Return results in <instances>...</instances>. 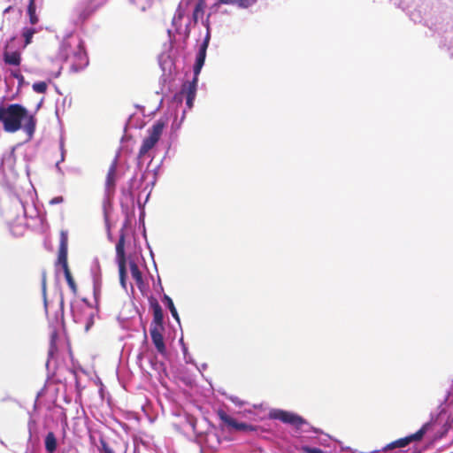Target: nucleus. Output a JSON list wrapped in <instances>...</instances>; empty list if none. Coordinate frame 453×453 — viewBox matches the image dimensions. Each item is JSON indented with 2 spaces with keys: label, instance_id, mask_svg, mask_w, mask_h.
Segmentation results:
<instances>
[{
  "label": "nucleus",
  "instance_id": "obj_1",
  "mask_svg": "<svg viewBox=\"0 0 453 453\" xmlns=\"http://www.w3.org/2000/svg\"><path fill=\"white\" fill-rule=\"evenodd\" d=\"M0 122L4 125V131L15 133L23 128L31 138L35 131L36 119L28 114L27 110L19 104H12L4 107L0 105Z\"/></svg>",
  "mask_w": 453,
  "mask_h": 453
},
{
  "label": "nucleus",
  "instance_id": "obj_2",
  "mask_svg": "<svg viewBox=\"0 0 453 453\" xmlns=\"http://www.w3.org/2000/svg\"><path fill=\"white\" fill-rule=\"evenodd\" d=\"M210 34L208 33L200 45L199 50L196 54V63L194 65V78L191 81H187L182 84L180 93L184 94L186 97L196 98V88L198 81V75L204 65L206 58V50L209 46Z\"/></svg>",
  "mask_w": 453,
  "mask_h": 453
},
{
  "label": "nucleus",
  "instance_id": "obj_3",
  "mask_svg": "<svg viewBox=\"0 0 453 453\" xmlns=\"http://www.w3.org/2000/svg\"><path fill=\"white\" fill-rule=\"evenodd\" d=\"M63 49L65 51V57L72 62V68L79 71L86 67L88 64V58L85 50L84 42L78 39L76 42H65Z\"/></svg>",
  "mask_w": 453,
  "mask_h": 453
},
{
  "label": "nucleus",
  "instance_id": "obj_4",
  "mask_svg": "<svg viewBox=\"0 0 453 453\" xmlns=\"http://www.w3.org/2000/svg\"><path fill=\"white\" fill-rule=\"evenodd\" d=\"M68 253V233L62 230L60 232L59 248L58 253L57 265H60L63 268L66 282L73 294L77 293L78 288L72 276L67 261Z\"/></svg>",
  "mask_w": 453,
  "mask_h": 453
},
{
  "label": "nucleus",
  "instance_id": "obj_5",
  "mask_svg": "<svg viewBox=\"0 0 453 453\" xmlns=\"http://www.w3.org/2000/svg\"><path fill=\"white\" fill-rule=\"evenodd\" d=\"M165 125L166 121L160 119L148 130L149 135L143 139L139 149L138 157L140 158L145 157V155L155 147L163 134Z\"/></svg>",
  "mask_w": 453,
  "mask_h": 453
},
{
  "label": "nucleus",
  "instance_id": "obj_6",
  "mask_svg": "<svg viewBox=\"0 0 453 453\" xmlns=\"http://www.w3.org/2000/svg\"><path fill=\"white\" fill-rule=\"evenodd\" d=\"M269 418L271 419H278L282 423L291 425L296 428H300L303 425L306 424V420L301 416L280 409H273L269 412Z\"/></svg>",
  "mask_w": 453,
  "mask_h": 453
},
{
  "label": "nucleus",
  "instance_id": "obj_7",
  "mask_svg": "<svg viewBox=\"0 0 453 453\" xmlns=\"http://www.w3.org/2000/svg\"><path fill=\"white\" fill-rule=\"evenodd\" d=\"M428 426H429V424L426 423V424L423 425L422 427L419 430H418L416 433L410 434L408 436H405L403 438L397 439V440L387 444L383 448V451L386 452V451L392 450L395 449L405 448L411 442L421 441L422 438L424 437L425 434L426 433Z\"/></svg>",
  "mask_w": 453,
  "mask_h": 453
},
{
  "label": "nucleus",
  "instance_id": "obj_8",
  "mask_svg": "<svg viewBox=\"0 0 453 453\" xmlns=\"http://www.w3.org/2000/svg\"><path fill=\"white\" fill-rule=\"evenodd\" d=\"M105 3L106 1L87 0L75 10L78 21L85 22Z\"/></svg>",
  "mask_w": 453,
  "mask_h": 453
},
{
  "label": "nucleus",
  "instance_id": "obj_9",
  "mask_svg": "<svg viewBox=\"0 0 453 453\" xmlns=\"http://www.w3.org/2000/svg\"><path fill=\"white\" fill-rule=\"evenodd\" d=\"M126 229L121 228L119 233V238L116 244V255L119 270V276L122 282H124V277L126 274V254H125V244H126Z\"/></svg>",
  "mask_w": 453,
  "mask_h": 453
},
{
  "label": "nucleus",
  "instance_id": "obj_10",
  "mask_svg": "<svg viewBox=\"0 0 453 453\" xmlns=\"http://www.w3.org/2000/svg\"><path fill=\"white\" fill-rule=\"evenodd\" d=\"M217 415L227 427L235 431L253 432L256 430L252 425L244 422H238L223 410H219L217 411Z\"/></svg>",
  "mask_w": 453,
  "mask_h": 453
},
{
  "label": "nucleus",
  "instance_id": "obj_11",
  "mask_svg": "<svg viewBox=\"0 0 453 453\" xmlns=\"http://www.w3.org/2000/svg\"><path fill=\"white\" fill-rule=\"evenodd\" d=\"M150 306L153 311L150 327H164V313L157 300L154 297L150 298Z\"/></svg>",
  "mask_w": 453,
  "mask_h": 453
},
{
  "label": "nucleus",
  "instance_id": "obj_12",
  "mask_svg": "<svg viewBox=\"0 0 453 453\" xmlns=\"http://www.w3.org/2000/svg\"><path fill=\"white\" fill-rule=\"evenodd\" d=\"M165 327H150V337L155 348L160 354H165L166 347L164 342L163 332Z\"/></svg>",
  "mask_w": 453,
  "mask_h": 453
},
{
  "label": "nucleus",
  "instance_id": "obj_13",
  "mask_svg": "<svg viewBox=\"0 0 453 453\" xmlns=\"http://www.w3.org/2000/svg\"><path fill=\"white\" fill-rule=\"evenodd\" d=\"M117 180V160H113L108 169L106 180H105V189L107 193L114 191Z\"/></svg>",
  "mask_w": 453,
  "mask_h": 453
},
{
  "label": "nucleus",
  "instance_id": "obj_14",
  "mask_svg": "<svg viewBox=\"0 0 453 453\" xmlns=\"http://www.w3.org/2000/svg\"><path fill=\"white\" fill-rule=\"evenodd\" d=\"M4 61L6 65L19 66L21 63V53L19 50H9V44H6L3 53Z\"/></svg>",
  "mask_w": 453,
  "mask_h": 453
},
{
  "label": "nucleus",
  "instance_id": "obj_15",
  "mask_svg": "<svg viewBox=\"0 0 453 453\" xmlns=\"http://www.w3.org/2000/svg\"><path fill=\"white\" fill-rule=\"evenodd\" d=\"M45 449L48 453H54L57 449V439L53 432H49L45 437Z\"/></svg>",
  "mask_w": 453,
  "mask_h": 453
},
{
  "label": "nucleus",
  "instance_id": "obj_16",
  "mask_svg": "<svg viewBox=\"0 0 453 453\" xmlns=\"http://www.w3.org/2000/svg\"><path fill=\"white\" fill-rule=\"evenodd\" d=\"M35 11H36V6H35V0H30L29 4H28V6H27V14H28V17H29V22L32 25H35L39 21V18L36 15Z\"/></svg>",
  "mask_w": 453,
  "mask_h": 453
},
{
  "label": "nucleus",
  "instance_id": "obj_17",
  "mask_svg": "<svg viewBox=\"0 0 453 453\" xmlns=\"http://www.w3.org/2000/svg\"><path fill=\"white\" fill-rule=\"evenodd\" d=\"M58 334L57 331H53L50 334V346H49V350H48V355L50 357H53L54 355L58 351V347H57V340H58Z\"/></svg>",
  "mask_w": 453,
  "mask_h": 453
},
{
  "label": "nucleus",
  "instance_id": "obj_18",
  "mask_svg": "<svg viewBox=\"0 0 453 453\" xmlns=\"http://www.w3.org/2000/svg\"><path fill=\"white\" fill-rule=\"evenodd\" d=\"M163 302L167 306V308L170 310L172 316L177 320L180 321L179 314L177 312V310L174 306V303L170 296L167 295H165L163 297Z\"/></svg>",
  "mask_w": 453,
  "mask_h": 453
},
{
  "label": "nucleus",
  "instance_id": "obj_19",
  "mask_svg": "<svg viewBox=\"0 0 453 453\" xmlns=\"http://www.w3.org/2000/svg\"><path fill=\"white\" fill-rule=\"evenodd\" d=\"M130 273H131L132 278L137 283L142 282V272L140 271L138 265L134 262L130 263Z\"/></svg>",
  "mask_w": 453,
  "mask_h": 453
},
{
  "label": "nucleus",
  "instance_id": "obj_20",
  "mask_svg": "<svg viewBox=\"0 0 453 453\" xmlns=\"http://www.w3.org/2000/svg\"><path fill=\"white\" fill-rule=\"evenodd\" d=\"M36 29L34 27H25L22 31V36L25 40V47L32 42V38L34 35L36 33Z\"/></svg>",
  "mask_w": 453,
  "mask_h": 453
},
{
  "label": "nucleus",
  "instance_id": "obj_21",
  "mask_svg": "<svg viewBox=\"0 0 453 453\" xmlns=\"http://www.w3.org/2000/svg\"><path fill=\"white\" fill-rule=\"evenodd\" d=\"M205 7L204 0H199L197 4H196V7L194 9L193 12V19L196 22L199 16L203 14V10Z\"/></svg>",
  "mask_w": 453,
  "mask_h": 453
},
{
  "label": "nucleus",
  "instance_id": "obj_22",
  "mask_svg": "<svg viewBox=\"0 0 453 453\" xmlns=\"http://www.w3.org/2000/svg\"><path fill=\"white\" fill-rule=\"evenodd\" d=\"M99 453H116L110 444L104 439H100Z\"/></svg>",
  "mask_w": 453,
  "mask_h": 453
},
{
  "label": "nucleus",
  "instance_id": "obj_23",
  "mask_svg": "<svg viewBox=\"0 0 453 453\" xmlns=\"http://www.w3.org/2000/svg\"><path fill=\"white\" fill-rule=\"evenodd\" d=\"M32 88L35 92L44 94L47 91L48 84L45 81L35 82Z\"/></svg>",
  "mask_w": 453,
  "mask_h": 453
},
{
  "label": "nucleus",
  "instance_id": "obj_24",
  "mask_svg": "<svg viewBox=\"0 0 453 453\" xmlns=\"http://www.w3.org/2000/svg\"><path fill=\"white\" fill-rule=\"evenodd\" d=\"M304 453H326L319 448L303 447Z\"/></svg>",
  "mask_w": 453,
  "mask_h": 453
},
{
  "label": "nucleus",
  "instance_id": "obj_25",
  "mask_svg": "<svg viewBox=\"0 0 453 453\" xmlns=\"http://www.w3.org/2000/svg\"><path fill=\"white\" fill-rule=\"evenodd\" d=\"M252 0H238L235 4L242 8H248L252 4Z\"/></svg>",
  "mask_w": 453,
  "mask_h": 453
},
{
  "label": "nucleus",
  "instance_id": "obj_26",
  "mask_svg": "<svg viewBox=\"0 0 453 453\" xmlns=\"http://www.w3.org/2000/svg\"><path fill=\"white\" fill-rule=\"evenodd\" d=\"M63 202H64V197L63 196H56V197L52 198L50 201V204H57V203H61Z\"/></svg>",
  "mask_w": 453,
  "mask_h": 453
},
{
  "label": "nucleus",
  "instance_id": "obj_27",
  "mask_svg": "<svg viewBox=\"0 0 453 453\" xmlns=\"http://www.w3.org/2000/svg\"><path fill=\"white\" fill-rule=\"evenodd\" d=\"M195 98L193 97H186V104L188 107V109H191L194 104Z\"/></svg>",
  "mask_w": 453,
  "mask_h": 453
},
{
  "label": "nucleus",
  "instance_id": "obj_28",
  "mask_svg": "<svg viewBox=\"0 0 453 453\" xmlns=\"http://www.w3.org/2000/svg\"><path fill=\"white\" fill-rule=\"evenodd\" d=\"M223 4H235L238 0H219Z\"/></svg>",
  "mask_w": 453,
  "mask_h": 453
},
{
  "label": "nucleus",
  "instance_id": "obj_29",
  "mask_svg": "<svg viewBox=\"0 0 453 453\" xmlns=\"http://www.w3.org/2000/svg\"><path fill=\"white\" fill-rule=\"evenodd\" d=\"M13 77H15L16 79L19 80V81H23L24 77L22 74H20L19 73H12Z\"/></svg>",
  "mask_w": 453,
  "mask_h": 453
},
{
  "label": "nucleus",
  "instance_id": "obj_30",
  "mask_svg": "<svg viewBox=\"0 0 453 453\" xmlns=\"http://www.w3.org/2000/svg\"><path fill=\"white\" fill-rule=\"evenodd\" d=\"M45 284H46V275L45 273L42 274V286H43V288H45Z\"/></svg>",
  "mask_w": 453,
  "mask_h": 453
},
{
  "label": "nucleus",
  "instance_id": "obj_31",
  "mask_svg": "<svg viewBox=\"0 0 453 453\" xmlns=\"http://www.w3.org/2000/svg\"><path fill=\"white\" fill-rule=\"evenodd\" d=\"M146 234V228H143V235L145 236Z\"/></svg>",
  "mask_w": 453,
  "mask_h": 453
}]
</instances>
